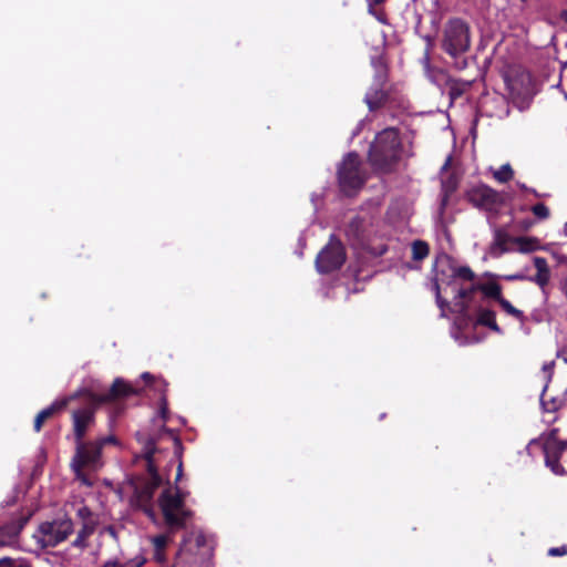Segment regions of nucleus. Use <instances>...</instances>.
<instances>
[{
  "mask_svg": "<svg viewBox=\"0 0 567 567\" xmlns=\"http://www.w3.org/2000/svg\"><path fill=\"white\" fill-rule=\"evenodd\" d=\"M102 451L99 444L93 441L75 442V454L71 462V467L75 477L86 485H91L84 470L96 471L102 466Z\"/></svg>",
  "mask_w": 567,
  "mask_h": 567,
  "instance_id": "obj_9",
  "label": "nucleus"
},
{
  "mask_svg": "<svg viewBox=\"0 0 567 567\" xmlns=\"http://www.w3.org/2000/svg\"><path fill=\"white\" fill-rule=\"evenodd\" d=\"M337 177L340 190L346 196H353L363 187L367 176L357 153L351 152L344 156L338 167Z\"/></svg>",
  "mask_w": 567,
  "mask_h": 567,
  "instance_id": "obj_8",
  "label": "nucleus"
},
{
  "mask_svg": "<svg viewBox=\"0 0 567 567\" xmlns=\"http://www.w3.org/2000/svg\"><path fill=\"white\" fill-rule=\"evenodd\" d=\"M515 241L523 254L533 252L539 248V240L535 237H517Z\"/></svg>",
  "mask_w": 567,
  "mask_h": 567,
  "instance_id": "obj_23",
  "label": "nucleus"
},
{
  "mask_svg": "<svg viewBox=\"0 0 567 567\" xmlns=\"http://www.w3.org/2000/svg\"><path fill=\"white\" fill-rule=\"evenodd\" d=\"M78 516L83 520V523L85 520L93 519L92 512L86 506H82L81 508L78 509Z\"/></svg>",
  "mask_w": 567,
  "mask_h": 567,
  "instance_id": "obj_37",
  "label": "nucleus"
},
{
  "mask_svg": "<svg viewBox=\"0 0 567 567\" xmlns=\"http://www.w3.org/2000/svg\"><path fill=\"white\" fill-rule=\"evenodd\" d=\"M546 389H547V386H545V389L542 393V396H540L542 406L546 412H555L559 409L560 401H558L557 399H554V398H551L550 400H547Z\"/></svg>",
  "mask_w": 567,
  "mask_h": 567,
  "instance_id": "obj_29",
  "label": "nucleus"
},
{
  "mask_svg": "<svg viewBox=\"0 0 567 567\" xmlns=\"http://www.w3.org/2000/svg\"><path fill=\"white\" fill-rule=\"evenodd\" d=\"M78 394H70L59 400H55L51 405L41 410L34 417L33 429L35 432H40L45 421L51 419L56 413L66 409V406L75 401Z\"/></svg>",
  "mask_w": 567,
  "mask_h": 567,
  "instance_id": "obj_15",
  "label": "nucleus"
},
{
  "mask_svg": "<svg viewBox=\"0 0 567 567\" xmlns=\"http://www.w3.org/2000/svg\"><path fill=\"white\" fill-rule=\"evenodd\" d=\"M30 516H20L19 518L4 524L7 530L10 533L11 538L14 540L24 526L28 524Z\"/></svg>",
  "mask_w": 567,
  "mask_h": 567,
  "instance_id": "obj_22",
  "label": "nucleus"
},
{
  "mask_svg": "<svg viewBox=\"0 0 567 567\" xmlns=\"http://www.w3.org/2000/svg\"><path fill=\"white\" fill-rule=\"evenodd\" d=\"M559 429L554 427L539 437L533 439L529 442V447L535 445L539 446L543 454L546 467H548L555 475H567V471L560 464L563 454L567 451V440L559 439Z\"/></svg>",
  "mask_w": 567,
  "mask_h": 567,
  "instance_id": "obj_7",
  "label": "nucleus"
},
{
  "mask_svg": "<svg viewBox=\"0 0 567 567\" xmlns=\"http://www.w3.org/2000/svg\"><path fill=\"white\" fill-rule=\"evenodd\" d=\"M498 305L501 306V308L509 316L514 317L515 319H517L518 321H520L522 323L525 322L526 320V317L524 315V312L517 308H515L507 299H505L504 297L502 299H499L498 301Z\"/></svg>",
  "mask_w": 567,
  "mask_h": 567,
  "instance_id": "obj_25",
  "label": "nucleus"
},
{
  "mask_svg": "<svg viewBox=\"0 0 567 567\" xmlns=\"http://www.w3.org/2000/svg\"><path fill=\"white\" fill-rule=\"evenodd\" d=\"M534 266L537 270L534 277L528 278L530 281L535 282L542 289H544L550 280V269L546 258L540 256H535L533 258Z\"/></svg>",
  "mask_w": 567,
  "mask_h": 567,
  "instance_id": "obj_16",
  "label": "nucleus"
},
{
  "mask_svg": "<svg viewBox=\"0 0 567 567\" xmlns=\"http://www.w3.org/2000/svg\"><path fill=\"white\" fill-rule=\"evenodd\" d=\"M506 279L507 280H524V279H526V277L524 275L516 274V275L507 276Z\"/></svg>",
  "mask_w": 567,
  "mask_h": 567,
  "instance_id": "obj_43",
  "label": "nucleus"
},
{
  "mask_svg": "<svg viewBox=\"0 0 567 567\" xmlns=\"http://www.w3.org/2000/svg\"><path fill=\"white\" fill-rule=\"evenodd\" d=\"M471 27L461 18L449 19L442 29L441 49L453 60L457 71L467 69L470 58L466 56L471 48Z\"/></svg>",
  "mask_w": 567,
  "mask_h": 567,
  "instance_id": "obj_4",
  "label": "nucleus"
},
{
  "mask_svg": "<svg viewBox=\"0 0 567 567\" xmlns=\"http://www.w3.org/2000/svg\"><path fill=\"white\" fill-rule=\"evenodd\" d=\"M476 324L483 326L497 334H503V329L496 322V313L494 310L486 308H478L476 316Z\"/></svg>",
  "mask_w": 567,
  "mask_h": 567,
  "instance_id": "obj_17",
  "label": "nucleus"
},
{
  "mask_svg": "<svg viewBox=\"0 0 567 567\" xmlns=\"http://www.w3.org/2000/svg\"><path fill=\"white\" fill-rule=\"evenodd\" d=\"M518 187L525 192H528V193H532L534 196L536 197H542L543 195H540L536 189L534 188H528L525 184H522V183H517Z\"/></svg>",
  "mask_w": 567,
  "mask_h": 567,
  "instance_id": "obj_42",
  "label": "nucleus"
},
{
  "mask_svg": "<svg viewBox=\"0 0 567 567\" xmlns=\"http://www.w3.org/2000/svg\"><path fill=\"white\" fill-rule=\"evenodd\" d=\"M102 567H138L130 563H122L118 559L107 560Z\"/></svg>",
  "mask_w": 567,
  "mask_h": 567,
  "instance_id": "obj_38",
  "label": "nucleus"
},
{
  "mask_svg": "<svg viewBox=\"0 0 567 567\" xmlns=\"http://www.w3.org/2000/svg\"><path fill=\"white\" fill-rule=\"evenodd\" d=\"M95 526L96 523L93 519L85 520L72 542V546L81 549L87 547V538L95 532Z\"/></svg>",
  "mask_w": 567,
  "mask_h": 567,
  "instance_id": "obj_18",
  "label": "nucleus"
},
{
  "mask_svg": "<svg viewBox=\"0 0 567 567\" xmlns=\"http://www.w3.org/2000/svg\"><path fill=\"white\" fill-rule=\"evenodd\" d=\"M514 177V171L509 164L502 165L494 172V178L499 183H507Z\"/></svg>",
  "mask_w": 567,
  "mask_h": 567,
  "instance_id": "obj_26",
  "label": "nucleus"
},
{
  "mask_svg": "<svg viewBox=\"0 0 567 567\" xmlns=\"http://www.w3.org/2000/svg\"><path fill=\"white\" fill-rule=\"evenodd\" d=\"M371 66L374 70L373 81L364 95V102L369 111L374 112L390 99L389 65L383 54H377L371 58Z\"/></svg>",
  "mask_w": 567,
  "mask_h": 567,
  "instance_id": "obj_6",
  "label": "nucleus"
},
{
  "mask_svg": "<svg viewBox=\"0 0 567 567\" xmlns=\"http://www.w3.org/2000/svg\"><path fill=\"white\" fill-rule=\"evenodd\" d=\"M154 560L158 564H165L166 563V554L165 550H156L154 549Z\"/></svg>",
  "mask_w": 567,
  "mask_h": 567,
  "instance_id": "obj_40",
  "label": "nucleus"
},
{
  "mask_svg": "<svg viewBox=\"0 0 567 567\" xmlns=\"http://www.w3.org/2000/svg\"><path fill=\"white\" fill-rule=\"evenodd\" d=\"M93 442H94V444H99L100 450L102 451L106 444H116L117 439L114 435H109V436H103V437L96 439Z\"/></svg>",
  "mask_w": 567,
  "mask_h": 567,
  "instance_id": "obj_36",
  "label": "nucleus"
},
{
  "mask_svg": "<svg viewBox=\"0 0 567 567\" xmlns=\"http://www.w3.org/2000/svg\"><path fill=\"white\" fill-rule=\"evenodd\" d=\"M565 229L567 230V223L565 224Z\"/></svg>",
  "mask_w": 567,
  "mask_h": 567,
  "instance_id": "obj_48",
  "label": "nucleus"
},
{
  "mask_svg": "<svg viewBox=\"0 0 567 567\" xmlns=\"http://www.w3.org/2000/svg\"><path fill=\"white\" fill-rule=\"evenodd\" d=\"M475 80H450L449 81V94L452 100L461 97L467 92Z\"/></svg>",
  "mask_w": 567,
  "mask_h": 567,
  "instance_id": "obj_19",
  "label": "nucleus"
},
{
  "mask_svg": "<svg viewBox=\"0 0 567 567\" xmlns=\"http://www.w3.org/2000/svg\"><path fill=\"white\" fill-rule=\"evenodd\" d=\"M430 254V246L424 240H414L412 244V258L420 261L425 259Z\"/></svg>",
  "mask_w": 567,
  "mask_h": 567,
  "instance_id": "obj_24",
  "label": "nucleus"
},
{
  "mask_svg": "<svg viewBox=\"0 0 567 567\" xmlns=\"http://www.w3.org/2000/svg\"><path fill=\"white\" fill-rule=\"evenodd\" d=\"M142 379H144V380L148 381V380H152V379H153V377H152V374H151V373H148V372H144V373L142 374Z\"/></svg>",
  "mask_w": 567,
  "mask_h": 567,
  "instance_id": "obj_45",
  "label": "nucleus"
},
{
  "mask_svg": "<svg viewBox=\"0 0 567 567\" xmlns=\"http://www.w3.org/2000/svg\"><path fill=\"white\" fill-rule=\"evenodd\" d=\"M347 252L343 244L334 235H331L327 245L316 257L318 272L328 275L339 270L346 262Z\"/></svg>",
  "mask_w": 567,
  "mask_h": 567,
  "instance_id": "obj_12",
  "label": "nucleus"
},
{
  "mask_svg": "<svg viewBox=\"0 0 567 567\" xmlns=\"http://www.w3.org/2000/svg\"><path fill=\"white\" fill-rule=\"evenodd\" d=\"M363 231V220L360 217H354L348 225L347 233L359 238Z\"/></svg>",
  "mask_w": 567,
  "mask_h": 567,
  "instance_id": "obj_32",
  "label": "nucleus"
},
{
  "mask_svg": "<svg viewBox=\"0 0 567 567\" xmlns=\"http://www.w3.org/2000/svg\"><path fill=\"white\" fill-rule=\"evenodd\" d=\"M476 289H478V291H481L485 297L494 299L495 301L503 298L502 286L495 281L485 284L478 282L476 285Z\"/></svg>",
  "mask_w": 567,
  "mask_h": 567,
  "instance_id": "obj_20",
  "label": "nucleus"
},
{
  "mask_svg": "<svg viewBox=\"0 0 567 567\" xmlns=\"http://www.w3.org/2000/svg\"><path fill=\"white\" fill-rule=\"evenodd\" d=\"M13 543V539L10 536V533L7 530L6 526H0V548L9 546Z\"/></svg>",
  "mask_w": 567,
  "mask_h": 567,
  "instance_id": "obj_35",
  "label": "nucleus"
},
{
  "mask_svg": "<svg viewBox=\"0 0 567 567\" xmlns=\"http://www.w3.org/2000/svg\"><path fill=\"white\" fill-rule=\"evenodd\" d=\"M530 210L538 220H546L550 217V210L544 203L533 205Z\"/></svg>",
  "mask_w": 567,
  "mask_h": 567,
  "instance_id": "obj_30",
  "label": "nucleus"
},
{
  "mask_svg": "<svg viewBox=\"0 0 567 567\" xmlns=\"http://www.w3.org/2000/svg\"><path fill=\"white\" fill-rule=\"evenodd\" d=\"M402 143L395 127H386L377 134L369 150V162L379 173H391L400 161Z\"/></svg>",
  "mask_w": 567,
  "mask_h": 567,
  "instance_id": "obj_5",
  "label": "nucleus"
},
{
  "mask_svg": "<svg viewBox=\"0 0 567 567\" xmlns=\"http://www.w3.org/2000/svg\"><path fill=\"white\" fill-rule=\"evenodd\" d=\"M548 554L550 556H564L567 554V548H566V546L553 547L549 549Z\"/></svg>",
  "mask_w": 567,
  "mask_h": 567,
  "instance_id": "obj_39",
  "label": "nucleus"
},
{
  "mask_svg": "<svg viewBox=\"0 0 567 567\" xmlns=\"http://www.w3.org/2000/svg\"><path fill=\"white\" fill-rule=\"evenodd\" d=\"M465 198L474 206L487 212H496L504 204V197L492 187L480 184L468 188Z\"/></svg>",
  "mask_w": 567,
  "mask_h": 567,
  "instance_id": "obj_13",
  "label": "nucleus"
},
{
  "mask_svg": "<svg viewBox=\"0 0 567 567\" xmlns=\"http://www.w3.org/2000/svg\"><path fill=\"white\" fill-rule=\"evenodd\" d=\"M175 445L181 446V441L178 439H175Z\"/></svg>",
  "mask_w": 567,
  "mask_h": 567,
  "instance_id": "obj_47",
  "label": "nucleus"
},
{
  "mask_svg": "<svg viewBox=\"0 0 567 567\" xmlns=\"http://www.w3.org/2000/svg\"><path fill=\"white\" fill-rule=\"evenodd\" d=\"M169 539V536L166 534L155 536L153 538L154 549H156L157 551L165 550Z\"/></svg>",
  "mask_w": 567,
  "mask_h": 567,
  "instance_id": "obj_33",
  "label": "nucleus"
},
{
  "mask_svg": "<svg viewBox=\"0 0 567 567\" xmlns=\"http://www.w3.org/2000/svg\"><path fill=\"white\" fill-rule=\"evenodd\" d=\"M30 516H20L19 518L4 524L7 530L10 533L11 538L14 540L24 526L28 524Z\"/></svg>",
  "mask_w": 567,
  "mask_h": 567,
  "instance_id": "obj_21",
  "label": "nucleus"
},
{
  "mask_svg": "<svg viewBox=\"0 0 567 567\" xmlns=\"http://www.w3.org/2000/svg\"><path fill=\"white\" fill-rule=\"evenodd\" d=\"M559 17H560V19H561L565 23H567V10H566V9H565V10H563V11L560 12Z\"/></svg>",
  "mask_w": 567,
  "mask_h": 567,
  "instance_id": "obj_44",
  "label": "nucleus"
},
{
  "mask_svg": "<svg viewBox=\"0 0 567 567\" xmlns=\"http://www.w3.org/2000/svg\"><path fill=\"white\" fill-rule=\"evenodd\" d=\"M183 476V462L178 461L175 476V487L163 489L158 496L157 504L163 516L164 524L168 532L175 533L186 527L188 519L193 516V511L186 506L188 492L177 486Z\"/></svg>",
  "mask_w": 567,
  "mask_h": 567,
  "instance_id": "obj_2",
  "label": "nucleus"
},
{
  "mask_svg": "<svg viewBox=\"0 0 567 567\" xmlns=\"http://www.w3.org/2000/svg\"><path fill=\"white\" fill-rule=\"evenodd\" d=\"M0 567H32L30 561L24 558H11V557H2L0 558Z\"/></svg>",
  "mask_w": 567,
  "mask_h": 567,
  "instance_id": "obj_28",
  "label": "nucleus"
},
{
  "mask_svg": "<svg viewBox=\"0 0 567 567\" xmlns=\"http://www.w3.org/2000/svg\"><path fill=\"white\" fill-rule=\"evenodd\" d=\"M374 4H380L382 2H384L385 0H372Z\"/></svg>",
  "mask_w": 567,
  "mask_h": 567,
  "instance_id": "obj_46",
  "label": "nucleus"
},
{
  "mask_svg": "<svg viewBox=\"0 0 567 567\" xmlns=\"http://www.w3.org/2000/svg\"><path fill=\"white\" fill-rule=\"evenodd\" d=\"M433 289L435 291L436 305L441 310V316L445 317V310L450 307V302L441 296V289L437 279H435L433 282Z\"/></svg>",
  "mask_w": 567,
  "mask_h": 567,
  "instance_id": "obj_27",
  "label": "nucleus"
},
{
  "mask_svg": "<svg viewBox=\"0 0 567 567\" xmlns=\"http://www.w3.org/2000/svg\"><path fill=\"white\" fill-rule=\"evenodd\" d=\"M374 6H375V4L373 3V1H372V0H369V12H370V13H372L373 16H375V17H377V19H378L380 22L385 23L386 21H385V19L383 18V14H378V13L374 11V9H373V7H374Z\"/></svg>",
  "mask_w": 567,
  "mask_h": 567,
  "instance_id": "obj_41",
  "label": "nucleus"
},
{
  "mask_svg": "<svg viewBox=\"0 0 567 567\" xmlns=\"http://www.w3.org/2000/svg\"><path fill=\"white\" fill-rule=\"evenodd\" d=\"M451 277L454 280L460 279L471 284L468 287L458 288L454 297L455 307L458 308V311L462 315H465L468 310V302L473 299V296L478 291V289H476V285L478 282H475L476 275L468 266H458L452 269Z\"/></svg>",
  "mask_w": 567,
  "mask_h": 567,
  "instance_id": "obj_14",
  "label": "nucleus"
},
{
  "mask_svg": "<svg viewBox=\"0 0 567 567\" xmlns=\"http://www.w3.org/2000/svg\"><path fill=\"white\" fill-rule=\"evenodd\" d=\"M159 415L164 422L168 419V401L165 393L159 399Z\"/></svg>",
  "mask_w": 567,
  "mask_h": 567,
  "instance_id": "obj_34",
  "label": "nucleus"
},
{
  "mask_svg": "<svg viewBox=\"0 0 567 567\" xmlns=\"http://www.w3.org/2000/svg\"><path fill=\"white\" fill-rule=\"evenodd\" d=\"M457 185H458V179L455 175H450L446 179L443 181L442 183V188H443V192H444V195L446 197H449L450 195H452L456 188H457Z\"/></svg>",
  "mask_w": 567,
  "mask_h": 567,
  "instance_id": "obj_31",
  "label": "nucleus"
},
{
  "mask_svg": "<svg viewBox=\"0 0 567 567\" xmlns=\"http://www.w3.org/2000/svg\"><path fill=\"white\" fill-rule=\"evenodd\" d=\"M213 553L202 536L194 543H185L175 555L174 563L167 567H209Z\"/></svg>",
  "mask_w": 567,
  "mask_h": 567,
  "instance_id": "obj_11",
  "label": "nucleus"
},
{
  "mask_svg": "<svg viewBox=\"0 0 567 567\" xmlns=\"http://www.w3.org/2000/svg\"><path fill=\"white\" fill-rule=\"evenodd\" d=\"M155 451V441L150 439L144 447V457L147 463V473L150 477L145 478L137 476L131 480V485L133 486L132 504L153 520L156 517L153 497L155 491L163 484L162 477L153 460Z\"/></svg>",
  "mask_w": 567,
  "mask_h": 567,
  "instance_id": "obj_3",
  "label": "nucleus"
},
{
  "mask_svg": "<svg viewBox=\"0 0 567 567\" xmlns=\"http://www.w3.org/2000/svg\"><path fill=\"white\" fill-rule=\"evenodd\" d=\"M73 394H78L75 401H81L80 406L71 410L73 437L74 442H82L95 425L100 405L136 395L138 391L122 378H116L106 393L97 394L84 388Z\"/></svg>",
  "mask_w": 567,
  "mask_h": 567,
  "instance_id": "obj_1",
  "label": "nucleus"
},
{
  "mask_svg": "<svg viewBox=\"0 0 567 567\" xmlns=\"http://www.w3.org/2000/svg\"><path fill=\"white\" fill-rule=\"evenodd\" d=\"M74 530L73 522L69 517L43 522L39 525L33 537L40 548L55 547L64 542Z\"/></svg>",
  "mask_w": 567,
  "mask_h": 567,
  "instance_id": "obj_10",
  "label": "nucleus"
}]
</instances>
